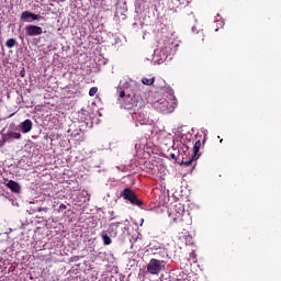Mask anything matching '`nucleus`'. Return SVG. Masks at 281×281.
<instances>
[{
    "mask_svg": "<svg viewBox=\"0 0 281 281\" xmlns=\"http://www.w3.org/2000/svg\"><path fill=\"white\" fill-rule=\"evenodd\" d=\"M170 157L173 159V160H177V156L175 154H171Z\"/></svg>",
    "mask_w": 281,
    "mask_h": 281,
    "instance_id": "obj_21",
    "label": "nucleus"
},
{
    "mask_svg": "<svg viewBox=\"0 0 281 281\" xmlns=\"http://www.w3.org/2000/svg\"><path fill=\"white\" fill-rule=\"evenodd\" d=\"M25 32H26L27 36L33 37V36L42 35L43 30H42V27L36 26V25H26Z\"/></svg>",
    "mask_w": 281,
    "mask_h": 281,
    "instance_id": "obj_7",
    "label": "nucleus"
},
{
    "mask_svg": "<svg viewBox=\"0 0 281 281\" xmlns=\"http://www.w3.org/2000/svg\"><path fill=\"white\" fill-rule=\"evenodd\" d=\"M36 211L37 212H43V207H38Z\"/></svg>",
    "mask_w": 281,
    "mask_h": 281,
    "instance_id": "obj_23",
    "label": "nucleus"
},
{
    "mask_svg": "<svg viewBox=\"0 0 281 281\" xmlns=\"http://www.w3.org/2000/svg\"><path fill=\"white\" fill-rule=\"evenodd\" d=\"M29 19H32L33 21H38V20L44 19V18H42L40 15H36L32 12H29V11L23 12L22 15H21V20L30 22Z\"/></svg>",
    "mask_w": 281,
    "mask_h": 281,
    "instance_id": "obj_10",
    "label": "nucleus"
},
{
    "mask_svg": "<svg viewBox=\"0 0 281 281\" xmlns=\"http://www.w3.org/2000/svg\"><path fill=\"white\" fill-rule=\"evenodd\" d=\"M184 214H186L184 205L180 203L175 206L173 212L171 213V216L173 221L178 223L183 221Z\"/></svg>",
    "mask_w": 281,
    "mask_h": 281,
    "instance_id": "obj_6",
    "label": "nucleus"
},
{
    "mask_svg": "<svg viewBox=\"0 0 281 281\" xmlns=\"http://www.w3.org/2000/svg\"><path fill=\"white\" fill-rule=\"evenodd\" d=\"M65 210H67V206H66L65 204H61V205L59 206L58 212H64Z\"/></svg>",
    "mask_w": 281,
    "mask_h": 281,
    "instance_id": "obj_20",
    "label": "nucleus"
},
{
    "mask_svg": "<svg viewBox=\"0 0 281 281\" xmlns=\"http://www.w3.org/2000/svg\"><path fill=\"white\" fill-rule=\"evenodd\" d=\"M7 187L14 193H20L21 192V186L15 182V181H12L10 180L7 184Z\"/></svg>",
    "mask_w": 281,
    "mask_h": 281,
    "instance_id": "obj_12",
    "label": "nucleus"
},
{
    "mask_svg": "<svg viewBox=\"0 0 281 281\" xmlns=\"http://www.w3.org/2000/svg\"><path fill=\"white\" fill-rule=\"evenodd\" d=\"M108 232V234L111 236V237H116L117 236V229L114 228L113 226L109 225V229L105 231Z\"/></svg>",
    "mask_w": 281,
    "mask_h": 281,
    "instance_id": "obj_14",
    "label": "nucleus"
},
{
    "mask_svg": "<svg viewBox=\"0 0 281 281\" xmlns=\"http://www.w3.org/2000/svg\"><path fill=\"white\" fill-rule=\"evenodd\" d=\"M142 82L145 86H151L155 82V78H150V77L149 78H143Z\"/></svg>",
    "mask_w": 281,
    "mask_h": 281,
    "instance_id": "obj_15",
    "label": "nucleus"
},
{
    "mask_svg": "<svg viewBox=\"0 0 281 281\" xmlns=\"http://www.w3.org/2000/svg\"><path fill=\"white\" fill-rule=\"evenodd\" d=\"M166 268V261L151 259L147 266V271L153 276H158Z\"/></svg>",
    "mask_w": 281,
    "mask_h": 281,
    "instance_id": "obj_3",
    "label": "nucleus"
},
{
    "mask_svg": "<svg viewBox=\"0 0 281 281\" xmlns=\"http://www.w3.org/2000/svg\"><path fill=\"white\" fill-rule=\"evenodd\" d=\"M16 41L14 38H10L7 43H5V46L8 48H13L15 45H16Z\"/></svg>",
    "mask_w": 281,
    "mask_h": 281,
    "instance_id": "obj_16",
    "label": "nucleus"
},
{
    "mask_svg": "<svg viewBox=\"0 0 281 281\" xmlns=\"http://www.w3.org/2000/svg\"><path fill=\"white\" fill-rule=\"evenodd\" d=\"M117 92L120 97L119 101L126 110L139 111L143 109L144 100L139 95L134 93L126 94V92L121 88L117 89Z\"/></svg>",
    "mask_w": 281,
    "mask_h": 281,
    "instance_id": "obj_1",
    "label": "nucleus"
},
{
    "mask_svg": "<svg viewBox=\"0 0 281 281\" xmlns=\"http://www.w3.org/2000/svg\"><path fill=\"white\" fill-rule=\"evenodd\" d=\"M177 105L178 101L172 95L168 97V99H161L157 103H155L157 111L161 112L162 114L172 113Z\"/></svg>",
    "mask_w": 281,
    "mask_h": 281,
    "instance_id": "obj_2",
    "label": "nucleus"
},
{
    "mask_svg": "<svg viewBox=\"0 0 281 281\" xmlns=\"http://www.w3.org/2000/svg\"><path fill=\"white\" fill-rule=\"evenodd\" d=\"M42 212L47 213V212H48V209H47V207H42Z\"/></svg>",
    "mask_w": 281,
    "mask_h": 281,
    "instance_id": "obj_22",
    "label": "nucleus"
},
{
    "mask_svg": "<svg viewBox=\"0 0 281 281\" xmlns=\"http://www.w3.org/2000/svg\"><path fill=\"white\" fill-rule=\"evenodd\" d=\"M121 224H122L121 222H116V223H112V224H110V225H111L112 227H114V228L117 229Z\"/></svg>",
    "mask_w": 281,
    "mask_h": 281,
    "instance_id": "obj_19",
    "label": "nucleus"
},
{
    "mask_svg": "<svg viewBox=\"0 0 281 281\" xmlns=\"http://www.w3.org/2000/svg\"><path fill=\"white\" fill-rule=\"evenodd\" d=\"M120 196L126 201H130L131 204L139 207L144 204L143 201L137 198L136 193L131 188L124 189V191L121 192Z\"/></svg>",
    "mask_w": 281,
    "mask_h": 281,
    "instance_id": "obj_4",
    "label": "nucleus"
},
{
    "mask_svg": "<svg viewBox=\"0 0 281 281\" xmlns=\"http://www.w3.org/2000/svg\"><path fill=\"white\" fill-rule=\"evenodd\" d=\"M97 93H98V88L97 87L91 88L90 91H89L90 97H94Z\"/></svg>",
    "mask_w": 281,
    "mask_h": 281,
    "instance_id": "obj_17",
    "label": "nucleus"
},
{
    "mask_svg": "<svg viewBox=\"0 0 281 281\" xmlns=\"http://www.w3.org/2000/svg\"><path fill=\"white\" fill-rule=\"evenodd\" d=\"M21 76L24 77V72H21Z\"/></svg>",
    "mask_w": 281,
    "mask_h": 281,
    "instance_id": "obj_24",
    "label": "nucleus"
},
{
    "mask_svg": "<svg viewBox=\"0 0 281 281\" xmlns=\"http://www.w3.org/2000/svg\"><path fill=\"white\" fill-rule=\"evenodd\" d=\"M133 117L138 121L142 125H145L148 123V117L146 114H144L143 111H137L134 113Z\"/></svg>",
    "mask_w": 281,
    "mask_h": 281,
    "instance_id": "obj_8",
    "label": "nucleus"
},
{
    "mask_svg": "<svg viewBox=\"0 0 281 281\" xmlns=\"http://www.w3.org/2000/svg\"><path fill=\"white\" fill-rule=\"evenodd\" d=\"M109 214H110V221H114L119 217V216L115 215L114 211H111Z\"/></svg>",
    "mask_w": 281,
    "mask_h": 281,
    "instance_id": "obj_18",
    "label": "nucleus"
},
{
    "mask_svg": "<svg viewBox=\"0 0 281 281\" xmlns=\"http://www.w3.org/2000/svg\"><path fill=\"white\" fill-rule=\"evenodd\" d=\"M101 237L103 239V243L105 246H109L112 244L111 236L108 234V232H102Z\"/></svg>",
    "mask_w": 281,
    "mask_h": 281,
    "instance_id": "obj_13",
    "label": "nucleus"
},
{
    "mask_svg": "<svg viewBox=\"0 0 281 281\" xmlns=\"http://www.w3.org/2000/svg\"><path fill=\"white\" fill-rule=\"evenodd\" d=\"M19 128L22 131V133L27 134L33 128V123L31 120H25L19 125Z\"/></svg>",
    "mask_w": 281,
    "mask_h": 281,
    "instance_id": "obj_9",
    "label": "nucleus"
},
{
    "mask_svg": "<svg viewBox=\"0 0 281 281\" xmlns=\"http://www.w3.org/2000/svg\"><path fill=\"white\" fill-rule=\"evenodd\" d=\"M22 135L15 132H9L3 136V143H10L12 139H21Z\"/></svg>",
    "mask_w": 281,
    "mask_h": 281,
    "instance_id": "obj_11",
    "label": "nucleus"
},
{
    "mask_svg": "<svg viewBox=\"0 0 281 281\" xmlns=\"http://www.w3.org/2000/svg\"><path fill=\"white\" fill-rule=\"evenodd\" d=\"M202 146V143L201 140H196L195 144H194V147H193V155L191 158L189 159H182V162L181 165L186 166V167H189L192 165L193 161L198 160L200 158V148Z\"/></svg>",
    "mask_w": 281,
    "mask_h": 281,
    "instance_id": "obj_5",
    "label": "nucleus"
}]
</instances>
